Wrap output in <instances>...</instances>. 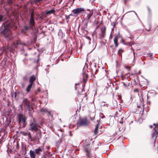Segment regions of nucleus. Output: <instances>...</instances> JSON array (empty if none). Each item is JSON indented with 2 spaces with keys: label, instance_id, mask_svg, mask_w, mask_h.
Returning <instances> with one entry per match:
<instances>
[{
  "label": "nucleus",
  "instance_id": "nucleus-38",
  "mask_svg": "<svg viewBox=\"0 0 158 158\" xmlns=\"http://www.w3.org/2000/svg\"><path fill=\"white\" fill-rule=\"evenodd\" d=\"M129 44V43H128L127 44V45H128Z\"/></svg>",
  "mask_w": 158,
  "mask_h": 158
},
{
  "label": "nucleus",
  "instance_id": "nucleus-29",
  "mask_svg": "<svg viewBox=\"0 0 158 158\" xmlns=\"http://www.w3.org/2000/svg\"><path fill=\"white\" fill-rule=\"evenodd\" d=\"M14 46H13V47L12 48H17V44H16L15 43H14Z\"/></svg>",
  "mask_w": 158,
  "mask_h": 158
},
{
  "label": "nucleus",
  "instance_id": "nucleus-24",
  "mask_svg": "<svg viewBox=\"0 0 158 158\" xmlns=\"http://www.w3.org/2000/svg\"><path fill=\"white\" fill-rule=\"evenodd\" d=\"M4 16L3 15H0V22L4 20Z\"/></svg>",
  "mask_w": 158,
  "mask_h": 158
},
{
  "label": "nucleus",
  "instance_id": "nucleus-18",
  "mask_svg": "<svg viewBox=\"0 0 158 158\" xmlns=\"http://www.w3.org/2000/svg\"><path fill=\"white\" fill-rule=\"evenodd\" d=\"M118 36H115L114 38V44H115V46H118Z\"/></svg>",
  "mask_w": 158,
  "mask_h": 158
},
{
  "label": "nucleus",
  "instance_id": "nucleus-19",
  "mask_svg": "<svg viewBox=\"0 0 158 158\" xmlns=\"http://www.w3.org/2000/svg\"><path fill=\"white\" fill-rule=\"evenodd\" d=\"M55 10L53 9L51 10L47 11L46 12V14L47 15H51L52 13H53L55 12Z\"/></svg>",
  "mask_w": 158,
  "mask_h": 158
},
{
  "label": "nucleus",
  "instance_id": "nucleus-20",
  "mask_svg": "<svg viewBox=\"0 0 158 158\" xmlns=\"http://www.w3.org/2000/svg\"><path fill=\"white\" fill-rule=\"evenodd\" d=\"M12 0H7L6 2H5L4 4L6 5H8L11 4L12 3Z\"/></svg>",
  "mask_w": 158,
  "mask_h": 158
},
{
  "label": "nucleus",
  "instance_id": "nucleus-14",
  "mask_svg": "<svg viewBox=\"0 0 158 158\" xmlns=\"http://www.w3.org/2000/svg\"><path fill=\"white\" fill-rule=\"evenodd\" d=\"M35 79L36 77L35 75H33V76H31L29 80L30 83L33 84V82L35 80Z\"/></svg>",
  "mask_w": 158,
  "mask_h": 158
},
{
  "label": "nucleus",
  "instance_id": "nucleus-30",
  "mask_svg": "<svg viewBox=\"0 0 158 158\" xmlns=\"http://www.w3.org/2000/svg\"><path fill=\"white\" fill-rule=\"evenodd\" d=\"M29 28V27L28 26H26L25 27V29L26 30H27V29H28Z\"/></svg>",
  "mask_w": 158,
  "mask_h": 158
},
{
  "label": "nucleus",
  "instance_id": "nucleus-35",
  "mask_svg": "<svg viewBox=\"0 0 158 158\" xmlns=\"http://www.w3.org/2000/svg\"><path fill=\"white\" fill-rule=\"evenodd\" d=\"M15 94V97H16V93H14V94Z\"/></svg>",
  "mask_w": 158,
  "mask_h": 158
},
{
  "label": "nucleus",
  "instance_id": "nucleus-40",
  "mask_svg": "<svg viewBox=\"0 0 158 158\" xmlns=\"http://www.w3.org/2000/svg\"><path fill=\"white\" fill-rule=\"evenodd\" d=\"M135 13V15H137V14H136V13Z\"/></svg>",
  "mask_w": 158,
  "mask_h": 158
},
{
  "label": "nucleus",
  "instance_id": "nucleus-8",
  "mask_svg": "<svg viewBox=\"0 0 158 158\" xmlns=\"http://www.w3.org/2000/svg\"><path fill=\"white\" fill-rule=\"evenodd\" d=\"M44 150V148H39L35 149L34 150V152L36 155L38 156H39L41 155V152Z\"/></svg>",
  "mask_w": 158,
  "mask_h": 158
},
{
  "label": "nucleus",
  "instance_id": "nucleus-25",
  "mask_svg": "<svg viewBox=\"0 0 158 158\" xmlns=\"http://www.w3.org/2000/svg\"><path fill=\"white\" fill-rule=\"evenodd\" d=\"M123 84L124 86L125 87H127L129 85V83H125L124 82H123Z\"/></svg>",
  "mask_w": 158,
  "mask_h": 158
},
{
  "label": "nucleus",
  "instance_id": "nucleus-7",
  "mask_svg": "<svg viewBox=\"0 0 158 158\" xmlns=\"http://www.w3.org/2000/svg\"><path fill=\"white\" fill-rule=\"evenodd\" d=\"M89 145V144H86L84 146V149L86 152V154L88 156H90L89 152L91 149L89 147H88V146Z\"/></svg>",
  "mask_w": 158,
  "mask_h": 158
},
{
  "label": "nucleus",
  "instance_id": "nucleus-3",
  "mask_svg": "<svg viewBox=\"0 0 158 158\" xmlns=\"http://www.w3.org/2000/svg\"><path fill=\"white\" fill-rule=\"evenodd\" d=\"M84 11V9L83 8H79L73 9L72 12L76 16H77L79 14Z\"/></svg>",
  "mask_w": 158,
  "mask_h": 158
},
{
  "label": "nucleus",
  "instance_id": "nucleus-33",
  "mask_svg": "<svg viewBox=\"0 0 158 158\" xmlns=\"http://www.w3.org/2000/svg\"><path fill=\"white\" fill-rule=\"evenodd\" d=\"M70 16H73V15H69L68 16V18H69V19L70 18Z\"/></svg>",
  "mask_w": 158,
  "mask_h": 158
},
{
  "label": "nucleus",
  "instance_id": "nucleus-9",
  "mask_svg": "<svg viewBox=\"0 0 158 158\" xmlns=\"http://www.w3.org/2000/svg\"><path fill=\"white\" fill-rule=\"evenodd\" d=\"M34 12L32 11L31 13V18L30 21V25L32 26H33L35 25V22L34 19Z\"/></svg>",
  "mask_w": 158,
  "mask_h": 158
},
{
  "label": "nucleus",
  "instance_id": "nucleus-28",
  "mask_svg": "<svg viewBox=\"0 0 158 158\" xmlns=\"http://www.w3.org/2000/svg\"><path fill=\"white\" fill-rule=\"evenodd\" d=\"M153 126H154L153 125H151L150 126V128H153V129H154V130L155 127H154Z\"/></svg>",
  "mask_w": 158,
  "mask_h": 158
},
{
  "label": "nucleus",
  "instance_id": "nucleus-32",
  "mask_svg": "<svg viewBox=\"0 0 158 158\" xmlns=\"http://www.w3.org/2000/svg\"><path fill=\"white\" fill-rule=\"evenodd\" d=\"M38 2L37 0H35L34 1V2L35 3H37L38 2Z\"/></svg>",
  "mask_w": 158,
  "mask_h": 158
},
{
  "label": "nucleus",
  "instance_id": "nucleus-11",
  "mask_svg": "<svg viewBox=\"0 0 158 158\" xmlns=\"http://www.w3.org/2000/svg\"><path fill=\"white\" fill-rule=\"evenodd\" d=\"M93 13V11L92 10L90 11L89 12H87L86 14V16L85 17V19L86 20H89L91 16L92 15Z\"/></svg>",
  "mask_w": 158,
  "mask_h": 158
},
{
  "label": "nucleus",
  "instance_id": "nucleus-1",
  "mask_svg": "<svg viewBox=\"0 0 158 158\" xmlns=\"http://www.w3.org/2000/svg\"><path fill=\"white\" fill-rule=\"evenodd\" d=\"M28 130L33 131L37 132L40 130V126L35 121L30 122L29 125Z\"/></svg>",
  "mask_w": 158,
  "mask_h": 158
},
{
  "label": "nucleus",
  "instance_id": "nucleus-34",
  "mask_svg": "<svg viewBox=\"0 0 158 158\" xmlns=\"http://www.w3.org/2000/svg\"><path fill=\"white\" fill-rule=\"evenodd\" d=\"M37 90L38 92H40V90L39 89H38Z\"/></svg>",
  "mask_w": 158,
  "mask_h": 158
},
{
  "label": "nucleus",
  "instance_id": "nucleus-10",
  "mask_svg": "<svg viewBox=\"0 0 158 158\" xmlns=\"http://www.w3.org/2000/svg\"><path fill=\"white\" fill-rule=\"evenodd\" d=\"M78 124L79 126H87V120L86 119H81Z\"/></svg>",
  "mask_w": 158,
  "mask_h": 158
},
{
  "label": "nucleus",
  "instance_id": "nucleus-17",
  "mask_svg": "<svg viewBox=\"0 0 158 158\" xmlns=\"http://www.w3.org/2000/svg\"><path fill=\"white\" fill-rule=\"evenodd\" d=\"M82 79L84 81H85L88 77V75L85 73H83L82 75Z\"/></svg>",
  "mask_w": 158,
  "mask_h": 158
},
{
  "label": "nucleus",
  "instance_id": "nucleus-15",
  "mask_svg": "<svg viewBox=\"0 0 158 158\" xmlns=\"http://www.w3.org/2000/svg\"><path fill=\"white\" fill-rule=\"evenodd\" d=\"M105 30L106 28L104 26L101 29V31L102 32L101 36L103 37L104 36Z\"/></svg>",
  "mask_w": 158,
  "mask_h": 158
},
{
  "label": "nucleus",
  "instance_id": "nucleus-4",
  "mask_svg": "<svg viewBox=\"0 0 158 158\" xmlns=\"http://www.w3.org/2000/svg\"><path fill=\"white\" fill-rule=\"evenodd\" d=\"M153 126L155 127L154 130L155 132L153 133L152 135V137L153 138L155 139H156L158 135V126L157 124H153Z\"/></svg>",
  "mask_w": 158,
  "mask_h": 158
},
{
  "label": "nucleus",
  "instance_id": "nucleus-5",
  "mask_svg": "<svg viewBox=\"0 0 158 158\" xmlns=\"http://www.w3.org/2000/svg\"><path fill=\"white\" fill-rule=\"evenodd\" d=\"M4 36L5 37H9L11 35V33L10 30L6 28L2 31Z\"/></svg>",
  "mask_w": 158,
  "mask_h": 158
},
{
  "label": "nucleus",
  "instance_id": "nucleus-37",
  "mask_svg": "<svg viewBox=\"0 0 158 158\" xmlns=\"http://www.w3.org/2000/svg\"><path fill=\"white\" fill-rule=\"evenodd\" d=\"M94 118H92V120H94Z\"/></svg>",
  "mask_w": 158,
  "mask_h": 158
},
{
  "label": "nucleus",
  "instance_id": "nucleus-22",
  "mask_svg": "<svg viewBox=\"0 0 158 158\" xmlns=\"http://www.w3.org/2000/svg\"><path fill=\"white\" fill-rule=\"evenodd\" d=\"M85 38L87 40V42L89 44H90V41H91V39H90V38L88 36H86Z\"/></svg>",
  "mask_w": 158,
  "mask_h": 158
},
{
  "label": "nucleus",
  "instance_id": "nucleus-26",
  "mask_svg": "<svg viewBox=\"0 0 158 158\" xmlns=\"http://www.w3.org/2000/svg\"><path fill=\"white\" fill-rule=\"evenodd\" d=\"M27 133H28V132H23L22 133V134L23 135H24L25 136H26V135H27Z\"/></svg>",
  "mask_w": 158,
  "mask_h": 158
},
{
  "label": "nucleus",
  "instance_id": "nucleus-36",
  "mask_svg": "<svg viewBox=\"0 0 158 158\" xmlns=\"http://www.w3.org/2000/svg\"><path fill=\"white\" fill-rule=\"evenodd\" d=\"M89 140H87V139L85 140V142L86 143H87V141H88Z\"/></svg>",
  "mask_w": 158,
  "mask_h": 158
},
{
  "label": "nucleus",
  "instance_id": "nucleus-13",
  "mask_svg": "<svg viewBox=\"0 0 158 158\" xmlns=\"http://www.w3.org/2000/svg\"><path fill=\"white\" fill-rule=\"evenodd\" d=\"M30 157L31 158H35L36 154L34 151L31 150L29 152Z\"/></svg>",
  "mask_w": 158,
  "mask_h": 158
},
{
  "label": "nucleus",
  "instance_id": "nucleus-21",
  "mask_svg": "<svg viewBox=\"0 0 158 158\" xmlns=\"http://www.w3.org/2000/svg\"><path fill=\"white\" fill-rule=\"evenodd\" d=\"M98 126H99V124H97L96 125V126L95 128V131H94V134L96 135H97L98 133Z\"/></svg>",
  "mask_w": 158,
  "mask_h": 158
},
{
  "label": "nucleus",
  "instance_id": "nucleus-12",
  "mask_svg": "<svg viewBox=\"0 0 158 158\" xmlns=\"http://www.w3.org/2000/svg\"><path fill=\"white\" fill-rule=\"evenodd\" d=\"M40 112L43 114L48 113L49 115H51L50 112L48 111L46 108H44L40 110Z\"/></svg>",
  "mask_w": 158,
  "mask_h": 158
},
{
  "label": "nucleus",
  "instance_id": "nucleus-23",
  "mask_svg": "<svg viewBox=\"0 0 158 158\" xmlns=\"http://www.w3.org/2000/svg\"><path fill=\"white\" fill-rule=\"evenodd\" d=\"M27 135L28 136L29 139L31 140H32V137L30 132H28Z\"/></svg>",
  "mask_w": 158,
  "mask_h": 158
},
{
  "label": "nucleus",
  "instance_id": "nucleus-16",
  "mask_svg": "<svg viewBox=\"0 0 158 158\" xmlns=\"http://www.w3.org/2000/svg\"><path fill=\"white\" fill-rule=\"evenodd\" d=\"M33 84L30 83L27 86L26 89V91L27 92H29L30 91V89L32 87Z\"/></svg>",
  "mask_w": 158,
  "mask_h": 158
},
{
  "label": "nucleus",
  "instance_id": "nucleus-2",
  "mask_svg": "<svg viewBox=\"0 0 158 158\" xmlns=\"http://www.w3.org/2000/svg\"><path fill=\"white\" fill-rule=\"evenodd\" d=\"M18 121L19 124L22 123L24 125V127L25 126V123L27 120V118L25 115L22 114H20L18 115Z\"/></svg>",
  "mask_w": 158,
  "mask_h": 158
},
{
  "label": "nucleus",
  "instance_id": "nucleus-39",
  "mask_svg": "<svg viewBox=\"0 0 158 158\" xmlns=\"http://www.w3.org/2000/svg\"><path fill=\"white\" fill-rule=\"evenodd\" d=\"M75 0H73V2H74V1H75Z\"/></svg>",
  "mask_w": 158,
  "mask_h": 158
},
{
  "label": "nucleus",
  "instance_id": "nucleus-31",
  "mask_svg": "<svg viewBox=\"0 0 158 158\" xmlns=\"http://www.w3.org/2000/svg\"><path fill=\"white\" fill-rule=\"evenodd\" d=\"M134 92H138V90L137 89H135L134 90Z\"/></svg>",
  "mask_w": 158,
  "mask_h": 158
},
{
  "label": "nucleus",
  "instance_id": "nucleus-6",
  "mask_svg": "<svg viewBox=\"0 0 158 158\" xmlns=\"http://www.w3.org/2000/svg\"><path fill=\"white\" fill-rule=\"evenodd\" d=\"M22 105L26 108L27 109L30 108V106L29 102L27 99L24 98L23 99Z\"/></svg>",
  "mask_w": 158,
  "mask_h": 158
},
{
  "label": "nucleus",
  "instance_id": "nucleus-27",
  "mask_svg": "<svg viewBox=\"0 0 158 158\" xmlns=\"http://www.w3.org/2000/svg\"><path fill=\"white\" fill-rule=\"evenodd\" d=\"M17 44H22L23 45H25V44L24 43H19V42H17Z\"/></svg>",
  "mask_w": 158,
  "mask_h": 158
}]
</instances>
